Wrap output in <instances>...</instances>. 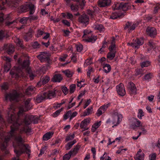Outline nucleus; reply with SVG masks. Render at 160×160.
I'll return each mask as SVG.
<instances>
[{"instance_id": "nucleus-1", "label": "nucleus", "mask_w": 160, "mask_h": 160, "mask_svg": "<svg viewBox=\"0 0 160 160\" xmlns=\"http://www.w3.org/2000/svg\"><path fill=\"white\" fill-rule=\"evenodd\" d=\"M38 120L37 117L32 115H27L22 121L19 118V121L17 122H16V120L11 122L12 124L11 126L9 132L1 134L0 140L1 142H0V148L2 150H6L8 143L10 139L14 140L13 142L14 152L18 157L13 158L12 160H19L18 157L22 153L26 152L29 155L30 152V147L28 145L23 143L21 136L20 135H17V131L21 128L20 130L21 133L29 132L31 129L28 126L32 122L34 124L37 123Z\"/></svg>"}, {"instance_id": "nucleus-2", "label": "nucleus", "mask_w": 160, "mask_h": 160, "mask_svg": "<svg viewBox=\"0 0 160 160\" xmlns=\"http://www.w3.org/2000/svg\"><path fill=\"white\" fill-rule=\"evenodd\" d=\"M31 99L28 98L24 101V105H22L19 107V111L17 114V116L16 117L15 113L14 112L15 111L14 107L13 105H10L8 108V115H10V118L8 120L9 123L12 122L16 120V122L19 121L20 117L23 115L24 112H27L30 110L32 107V105L31 103Z\"/></svg>"}, {"instance_id": "nucleus-3", "label": "nucleus", "mask_w": 160, "mask_h": 160, "mask_svg": "<svg viewBox=\"0 0 160 160\" xmlns=\"http://www.w3.org/2000/svg\"><path fill=\"white\" fill-rule=\"evenodd\" d=\"M36 88L33 86L29 87L26 90L25 93H24V89L20 87L17 91H13L12 93L7 94L5 95L6 100H9L10 101H19L21 98L24 96V94L30 95L33 93L35 90Z\"/></svg>"}, {"instance_id": "nucleus-4", "label": "nucleus", "mask_w": 160, "mask_h": 160, "mask_svg": "<svg viewBox=\"0 0 160 160\" xmlns=\"http://www.w3.org/2000/svg\"><path fill=\"white\" fill-rule=\"evenodd\" d=\"M18 62L19 65L18 67H14L15 72H13L12 70L10 72V74L12 77L17 78L20 77H24L22 72V69L28 68L29 65V59L26 56H22L18 59Z\"/></svg>"}, {"instance_id": "nucleus-5", "label": "nucleus", "mask_w": 160, "mask_h": 160, "mask_svg": "<svg viewBox=\"0 0 160 160\" xmlns=\"http://www.w3.org/2000/svg\"><path fill=\"white\" fill-rule=\"evenodd\" d=\"M60 92V90H58V88H56L53 90H49L47 92H43L39 95L36 99V101L37 102L40 103L44 99H51Z\"/></svg>"}, {"instance_id": "nucleus-6", "label": "nucleus", "mask_w": 160, "mask_h": 160, "mask_svg": "<svg viewBox=\"0 0 160 160\" xmlns=\"http://www.w3.org/2000/svg\"><path fill=\"white\" fill-rule=\"evenodd\" d=\"M21 11L22 12H26L29 10L30 14H33L35 12L36 8L34 5L30 2H27L26 4L20 7Z\"/></svg>"}, {"instance_id": "nucleus-7", "label": "nucleus", "mask_w": 160, "mask_h": 160, "mask_svg": "<svg viewBox=\"0 0 160 160\" xmlns=\"http://www.w3.org/2000/svg\"><path fill=\"white\" fill-rule=\"evenodd\" d=\"M113 114L118 117V120L116 121L115 119H114L112 122V124L114 125L112 126L113 128L115 126H116L119 124L122 121L123 118L122 115L120 113L118 112L117 110H114L113 112Z\"/></svg>"}, {"instance_id": "nucleus-8", "label": "nucleus", "mask_w": 160, "mask_h": 160, "mask_svg": "<svg viewBox=\"0 0 160 160\" xmlns=\"http://www.w3.org/2000/svg\"><path fill=\"white\" fill-rule=\"evenodd\" d=\"M144 43L143 39L142 38H137L133 40V42L128 43V45L131 46L135 48H138L140 46L142 45Z\"/></svg>"}, {"instance_id": "nucleus-9", "label": "nucleus", "mask_w": 160, "mask_h": 160, "mask_svg": "<svg viewBox=\"0 0 160 160\" xmlns=\"http://www.w3.org/2000/svg\"><path fill=\"white\" fill-rule=\"evenodd\" d=\"M91 119L90 118H88L84 119L81 122L80 128L83 129V131L87 130L89 128L88 126L90 123Z\"/></svg>"}, {"instance_id": "nucleus-10", "label": "nucleus", "mask_w": 160, "mask_h": 160, "mask_svg": "<svg viewBox=\"0 0 160 160\" xmlns=\"http://www.w3.org/2000/svg\"><path fill=\"white\" fill-rule=\"evenodd\" d=\"M117 92L118 94L121 96H123L126 94V91L123 84L120 83L116 87Z\"/></svg>"}, {"instance_id": "nucleus-11", "label": "nucleus", "mask_w": 160, "mask_h": 160, "mask_svg": "<svg viewBox=\"0 0 160 160\" xmlns=\"http://www.w3.org/2000/svg\"><path fill=\"white\" fill-rule=\"evenodd\" d=\"M110 103H108L106 104H104L101 106L97 110L96 115L98 116H99L103 113L105 112L107 108L109 107Z\"/></svg>"}, {"instance_id": "nucleus-12", "label": "nucleus", "mask_w": 160, "mask_h": 160, "mask_svg": "<svg viewBox=\"0 0 160 160\" xmlns=\"http://www.w3.org/2000/svg\"><path fill=\"white\" fill-rule=\"evenodd\" d=\"M6 4H7L9 7H16L14 1H11V0H0V7H2Z\"/></svg>"}, {"instance_id": "nucleus-13", "label": "nucleus", "mask_w": 160, "mask_h": 160, "mask_svg": "<svg viewBox=\"0 0 160 160\" xmlns=\"http://www.w3.org/2000/svg\"><path fill=\"white\" fill-rule=\"evenodd\" d=\"M3 59L6 61V64L4 66V70L5 72H8L11 68L10 62L11 58L6 56L2 57Z\"/></svg>"}, {"instance_id": "nucleus-14", "label": "nucleus", "mask_w": 160, "mask_h": 160, "mask_svg": "<svg viewBox=\"0 0 160 160\" xmlns=\"http://www.w3.org/2000/svg\"><path fill=\"white\" fill-rule=\"evenodd\" d=\"M138 25V23L137 22L132 23L128 22L126 23L124 28L126 30L131 31L133 30Z\"/></svg>"}, {"instance_id": "nucleus-15", "label": "nucleus", "mask_w": 160, "mask_h": 160, "mask_svg": "<svg viewBox=\"0 0 160 160\" xmlns=\"http://www.w3.org/2000/svg\"><path fill=\"white\" fill-rule=\"evenodd\" d=\"M78 21L83 24H88L89 22V17L85 14H82L78 19Z\"/></svg>"}, {"instance_id": "nucleus-16", "label": "nucleus", "mask_w": 160, "mask_h": 160, "mask_svg": "<svg viewBox=\"0 0 160 160\" xmlns=\"http://www.w3.org/2000/svg\"><path fill=\"white\" fill-rule=\"evenodd\" d=\"M129 92L131 95L135 94L137 93V88L136 87L134 83L132 82H130L129 83Z\"/></svg>"}, {"instance_id": "nucleus-17", "label": "nucleus", "mask_w": 160, "mask_h": 160, "mask_svg": "<svg viewBox=\"0 0 160 160\" xmlns=\"http://www.w3.org/2000/svg\"><path fill=\"white\" fill-rule=\"evenodd\" d=\"M50 80V78L48 76H46L43 77L42 79L38 82L37 86L38 87H40L42 84H45L48 82Z\"/></svg>"}, {"instance_id": "nucleus-18", "label": "nucleus", "mask_w": 160, "mask_h": 160, "mask_svg": "<svg viewBox=\"0 0 160 160\" xmlns=\"http://www.w3.org/2000/svg\"><path fill=\"white\" fill-rule=\"evenodd\" d=\"M147 34L151 37H153L157 34L156 29L153 27H148L146 30Z\"/></svg>"}, {"instance_id": "nucleus-19", "label": "nucleus", "mask_w": 160, "mask_h": 160, "mask_svg": "<svg viewBox=\"0 0 160 160\" xmlns=\"http://www.w3.org/2000/svg\"><path fill=\"white\" fill-rule=\"evenodd\" d=\"M4 49L9 54L12 53L14 51V46L12 44H8L4 46Z\"/></svg>"}, {"instance_id": "nucleus-20", "label": "nucleus", "mask_w": 160, "mask_h": 160, "mask_svg": "<svg viewBox=\"0 0 160 160\" xmlns=\"http://www.w3.org/2000/svg\"><path fill=\"white\" fill-rule=\"evenodd\" d=\"M111 2V0H99L98 6L100 7H105L109 5Z\"/></svg>"}, {"instance_id": "nucleus-21", "label": "nucleus", "mask_w": 160, "mask_h": 160, "mask_svg": "<svg viewBox=\"0 0 160 160\" xmlns=\"http://www.w3.org/2000/svg\"><path fill=\"white\" fill-rule=\"evenodd\" d=\"M141 126L142 124L140 121L137 119H134L132 121L131 127L132 128L135 129L137 128L140 127Z\"/></svg>"}, {"instance_id": "nucleus-22", "label": "nucleus", "mask_w": 160, "mask_h": 160, "mask_svg": "<svg viewBox=\"0 0 160 160\" xmlns=\"http://www.w3.org/2000/svg\"><path fill=\"white\" fill-rule=\"evenodd\" d=\"M144 154L142 150L140 149L137 152L135 157L136 160H143Z\"/></svg>"}, {"instance_id": "nucleus-23", "label": "nucleus", "mask_w": 160, "mask_h": 160, "mask_svg": "<svg viewBox=\"0 0 160 160\" xmlns=\"http://www.w3.org/2000/svg\"><path fill=\"white\" fill-rule=\"evenodd\" d=\"M38 58L40 60L41 62H43L48 59V56L47 53L42 52L38 56Z\"/></svg>"}, {"instance_id": "nucleus-24", "label": "nucleus", "mask_w": 160, "mask_h": 160, "mask_svg": "<svg viewBox=\"0 0 160 160\" xmlns=\"http://www.w3.org/2000/svg\"><path fill=\"white\" fill-rule=\"evenodd\" d=\"M93 28L95 30H98L100 32H103L105 30L104 26L100 24H95L93 25Z\"/></svg>"}, {"instance_id": "nucleus-25", "label": "nucleus", "mask_w": 160, "mask_h": 160, "mask_svg": "<svg viewBox=\"0 0 160 160\" xmlns=\"http://www.w3.org/2000/svg\"><path fill=\"white\" fill-rule=\"evenodd\" d=\"M93 111V108L92 106H90L88 108L86 109L82 115H81L82 116L85 117L88 116L91 114L92 113Z\"/></svg>"}, {"instance_id": "nucleus-26", "label": "nucleus", "mask_w": 160, "mask_h": 160, "mask_svg": "<svg viewBox=\"0 0 160 160\" xmlns=\"http://www.w3.org/2000/svg\"><path fill=\"white\" fill-rule=\"evenodd\" d=\"M80 147V146L79 145H77L75 146L69 152L72 156H75L78 153Z\"/></svg>"}, {"instance_id": "nucleus-27", "label": "nucleus", "mask_w": 160, "mask_h": 160, "mask_svg": "<svg viewBox=\"0 0 160 160\" xmlns=\"http://www.w3.org/2000/svg\"><path fill=\"white\" fill-rule=\"evenodd\" d=\"M101 121H98L92 125L91 128V131L92 132H95L97 129L101 125Z\"/></svg>"}, {"instance_id": "nucleus-28", "label": "nucleus", "mask_w": 160, "mask_h": 160, "mask_svg": "<svg viewBox=\"0 0 160 160\" xmlns=\"http://www.w3.org/2000/svg\"><path fill=\"white\" fill-rule=\"evenodd\" d=\"M54 133L53 132H49L45 134L43 136V140L47 141L52 136Z\"/></svg>"}, {"instance_id": "nucleus-29", "label": "nucleus", "mask_w": 160, "mask_h": 160, "mask_svg": "<svg viewBox=\"0 0 160 160\" xmlns=\"http://www.w3.org/2000/svg\"><path fill=\"white\" fill-rule=\"evenodd\" d=\"M62 72L68 78L71 77L74 73V72L73 71L70 70L69 69L63 71H62Z\"/></svg>"}, {"instance_id": "nucleus-30", "label": "nucleus", "mask_w": 160, "mask_h": 160, "mask_svg": "<svg viewBox=\"0 0 160 160\" xmlns=\"http://www.w3.org/2000/svg\"><path fill=\"white\" fill-rule=\"evenodd\" d=\"M96 36H91L88 37L87 38L85 39H83V40L87 42H94L97 39Z\"/></svg>"}, {"instance_id": "nucleus-31", "label": "nucleus", "mask_w": 160, "mask_h": 160, "mask_svg": "<svg viewBox=\"0 0 160 160\" xmlns=\"http://www.w3.org/2000/svg\"><path fill=\"white\" fill-rule=\"evenodd\" d=\"M115 48L116 47L115 39L114 37H113L112 38L111 45L109 48V51H116Z\"/></svg>"}, {"instance_id": "nucleus-32", "label": "nucleus", "mask_w": 160, "mask_h": 160, "mask_svg": "<svg viewBox=\"0 0 160 160\" xmlns=\"http://www.w3.org/2000/svg\"><path fill=\"white\" fill-rule=\"evenodd\" d=\"M62 79V78L60 74H55L52 78V81L54 82H60Z\"/></svg>"}, {"instance_id": "nucleus-33", "label": "nucleus", "mask_w": 160, "mask_h": 160, "mask_svg": "<svg viewBox=\"0 0 160 160\" xmlns=\"http://www.w3.org/2000/svg\"><path fill=\"white\" fill-rule=\"evenodd\" d=\"M153 75L152 73H149L145 75L143 78V80L145 81H149L153 78Z\"/></svg>"}, {"instance_id": "nucleus-34", "label": "nucleus", "mask_w": 160, "mask_h": 160, "mask_svg": "<svg viewBox=\"0 0 160 160\" xmlns=\"http://www.w3.org/2000/svg\"><path fill=\"white\" fill-rule=\"evenodd\" d=\"M76 142V140H74L72 141L68 142L65 146L66 149V150H69Z\"/></svg>"}, {"instance_id": "nucleus-35", "label": "nucleus", "mask_w": 160, "mask_h": 160, "mask_svg": "<svg viewBox=\"0 0 160 160\" xmlns=\"http://www.w3.org/2000/svg\"><path fill=\"white\" fill-rule=\"evenodd\" d=\"M4 18L7 20L11 19V17L9 15H8L7 17H5L2 13H0V25L3 22Z\"/></svg>"}, {"instance_id": "nucleus-36", "label": "nucleus", "mask_w": 160, "mask_h": 160, "mask_svg": "<svg viewBox=\"0 0 160 160\" xmlns=\"http://www.w3.org/2000/svg\"><path fill=\"white\" fill-rule=\"evenodd\" d=\"M116 51H109L107 54V58L109 60H112L115 57Z\"/></svg>"}, {"instance_id": "nucleus-37", "label": "nucleus", "mask_w": 160, "mask_h": 160, "mask_svg": "<svg viewBox=\"0 0 160 160\" xmlns=\"http://www.w3.org/2000/svg\"><path fill=\"white\" fill-rule=\"evenodd\" d=\"M103 69L104 72L106 73H108L110 71L111 68L109 64H106L104 65Z\"/></svg>"}, {"instance_id": "nucleus-38", "label": "nucleus", "mask_w": 160, "mask_h": 160, "mask_svg": "<svg viewBox=\"0 0 160 160\" xmlns=\"http://www.w3.org/2000/svg\"><path fill=\"white\" fill-rule=\"evenodd\" d=\"M122 3L115 2L112 6V8L114 10L121 9Z\"/></svg>"}, {"instance_id": "nucleus-39", "label": "nucleus", "mask_w": 160, "mask_h": 160, "mask_svg": "<svg viewBox=\"0 0 160 160\" xmlns=\"http://www.w3.org/2000/svg\"><path fill=\"white\" fill-rule=\"evenodd\" d=\"M122 6L121 9L124 11H126L131 8V7L127 3H122Z\"/></svg>"}, {"instance_id": "nucleus-40", "label": "nucleus", "mask_w": 160, "mask_h": 160, "mask_svg": "<svg viewBox=\"0 0 160 160\" xmlns=\"http://www.w3.org/2000/svg\"><path fill=\"white\" fill-rule=\"evenodd\" d=\"M91 32V31L89 30L86 29L84 30V34L82 36L83 39H85L86 38H87L88 37V35L90 34Z\"/></svg>"}, {"instance_id": "nucleus-41", "label": "nucleus", "mask_w": 160, "mask_h": 160, "mask_svg": "<svg viewBox=\"0 0 160 160\" xmlns=\"http://www.w3.org/2000/svg\"><path fill=\"white\" fill-rule=\"evenodd\" d=\"M120 16V14L118 12H114L112 13V15L111 16L110 18L114 19H116L118 17H119Z\"/></svg>"}, {"instance_id": "nucleus-42", "label": "nucleus", "mask_w": 160, "mask_h": 160, "mask_svg": "<svg viewBox=\"0 0 160 160\" xmlns=\"http://www.w3.org/2000/svg\"><path fill=\"white\" fill-rule=\"evenodd\" d=\"M71 110H69L64 115L63 117L64 120H67L69 118V119L70 118V117H71Z\"/></svg>"}, {"instance_id": "nucleus-43", "label": "nucleus", "mask_w": 160, "mask_h": 160, "mask_svg": "<svg viewBox=\"0 0 160 160\" xmlns=\"http://www.w3.org/2000/svg\"><path fill=\"white\" fill-rule=\"evenodd\" d=\"M74 137L75 135L73 134H72L69 135L66 137L65 141L66 142H67L68 141L71 140L74 138Z\"/></svg>"}, {"instance_id": "nucleus-44", "label": "nucleus", "mask_w": 160, "mask_h": 160, "mask_svg": "<svg viewBox=\"0 0 160 160\" xmlns=\"http://www.w3.org/2000/svg\"><path fill=\"white\" fill-rule=\"evenodd\" d=\"M92 62L91 59H87L86 60L84 64V67L85 68L87 67L88 65L91 64Z\"/></svg>"}, {"instance_id": "nucleus-45", "label": "nucleus", "mask_w": 160, "mask_h": 160, "mask_svg": "<svg viewBox=\"0 0 160 160\" xmlns=\"http://www.w3.org/2000/svg\"><path fill=\"white\" fill-rule=\"evenodd\" d=\"M83 101H84V103L83 108L85 109L90 104L91 102V100L89 99L87 100H84Z\"/></svg>"}, {"instance_id": "nucleus-46", "label": "nucleus", "mask_w": 160, "mask_h": 160, "mask_svg": "<svg viewBox=\"0 0 160 160\" xmlns=\"http://www.w3.org/2000/svg\"><path fill=\"white\" fill-rule=\"evenodd\" d=\"M150 64V62L148 61H146L141 63V65L142 68L147 67Z\"/></svg>"}, {"instance_id": "nucleus-47", "label": "nucleus", "mask_w": 160, "mask_h": 160, "mask_svg": "<svg viewBox=\"0 0 160 160\" xmlns=\"http://www.w3.org/2000/svg\"><path fill=\"white\" fill-rule=\"evenodd\" d=\"M32 33L28 32L26 34L24 38L26 41H27L32 38Z\"/></svg>"}, {"instance_id": "nucleus-48", "label": "nucleus", "mask_w": 160, "mask_h": 160, "mask_svg": "<svg viewBox=\"0 0 160 160\" xmlns=\"http://www.w3.org/2000/svg\"><path fill=\"white\" fill-rule=\"evenodd\" d=\"M96 11L95 10L93 11L90 10H88L87 11L88 14L92 17H93L96 14Z\"/></svg>"}, {"instance_id": "nucleus-49", "label": "nucleus", "mask_w": 160, "mask_h": 160, "mask_svg": "<svg viewBox=\"0 0 160 160\" xmlns=\"http://www.w3.org/2000/svg\"><path fill=\"white\" fill-rule=\"evenodd\" d=\"M76 88V85L75 84H72L70 86L69 92L71 93L74 92Z\"/></svg>"}, {"instance_id": "nucleus-50", "label": "nucleus", "mask_w": 160, "mask_h": 160, "mask_svg": "<svg viewBox=\"0 0 160 160\" xmlns=\"http://www.w3.org/2000/svg\"><path fill=\"white\" fill-rule=\"evenodd\" d=\"M144 115V113L142 110L141 109L138 110V117L140 119L142 118V117Z\"/></svg>"}, {"instance_id": "nucleus-51", "label": "nucleus", "mask_w": 160, "mask_h": 160, "mask_svg": "<svg viewBox=\"0 0 160 160\" xmlns=\"http://www.w3.org/2000/svg\"><path fill=\"white\" fill-rule=\"evenodd\" d=\"M93 72L94 70L93 68L90 66L88 67L87 72V76L90 77L91 73Z\"/></svg>"}, {"instance_id": "nucleus-52", "label": "nucleus", "mask_w": 160, "mask_h": 160, "mask_svg": "<svg viewBox=\"0 0 160 160\" xmlns=\"http://www.w3.org/2000/svg\"><path fill=\"white\" fill-rule=\"evenodd\" d=\"M156 153H152L149 156V159L150 160H156Z\"/></svg>"}, {"instance_id": "nucleus-53", "label": "nucleus", "mask_w": 160, "mask_h": 160, "mask_svg": "<svg viewBox=\"0 0 160 160\" xmlns=\"http://www.w3.org/2000/svg\"><path fill=\"white\" fill-rule=\"evenodd\" d=\"M71 154L69 152L68 153L65 154L63 157V160H69L71 156Z\"/></svg>"}, {"instance_id": "nucleus-54", "label": "nucleus", "mask_w": 160, "mask_h": 160, "mask_svg": "<svg viewBox=\"0 0 160 160\" xmlns=\"http://www.w3.org/2000/svg\"><path fill=\"white\" fill-rule=\"evenodd\" d=\"M77 51L81 52L83 49V46L80 44H77L76 45Z\"/></svg>"}, {"instance_id": "nucleus-55", "label": "nucleus", "mask_w": 160, "mask_h": 160, "mask_svg": "<svg viewBox=\"0 0 160 160\" xmlns=\"http://www.w3.org/2000/svg\"><path fill=\"white\" fill-rule=\"evenodd\" d=\"M7 35V32L5 31H0V40L2 39Z\"/></svg>"}, {"instance_id": "nucleus-56", "label": "nucleus", "mask_w": 160, "mask_h": 160, "mask_svg": "<svg viewBox=\"0 0 160 160\" xmlns=\"http://www.w3.org/2000/svg\"><path fill=\"white\" fill-rule=\"evenodd\" d=\"M1 87L2 90H6L8 88V84L7 83H4Z\"/></svg>"}, {"instance_id": "nucleus-57", "label": "nucleus", "mask_w": 160, "mask_h": 160, "mask_svg": "<svg viewBox=\"0 0 160 160\" xmlns=\"http://www.w3.org/2000/svg\"><path fill=\"white\" fill-rule=\"evenodd\" d=\"M32 47L34 48H39L40 45L37 42H34L32 44Z\"/></svg>"}, {"instance_id": "nucleus-58", "label": "nucleus", "mask_w": 160, "mask_h": 160, "mask_svg": "<svg viewBox=\"0 0 160 160\" xmlns=\"http://www.w3.org/2000/svg\"><path fill=\"white\" fill-rule=\"evenodd\" d=\"M61 112V110H58L56 111L55 112L53 113L52 116L54 118L57 117L58 115H59L60 113Z\"/></svg>"}, {"instance_id": "nucleus-59", "label": "nucleus", "mask_w": 160, "mask_h": 160, "mask_svg": "<svg viewBox=\"0 0 160 160\" xmlns=\"http://www.w3.org/2000/svg\"><path fill=\"white\" fill-rule=\"evenodd\" d=\"M28 18L23 17L20 20L19 22L23 24L26 23Z\"/></svg>"}, {"instance_id": "nucleus-60", "label": "nucleus", "mask_w": 160, "mask_h": 160, "mask_svg": "<svg viewBox=\"0 0 160 160\" xmlns=\"http://www.w3.org/2000/svg\"><path fill=\"white\" fill-rule=\"evenodd\" d=\"M67 57V55L64 54L59 58V59L61 61H64Z\"/></svg>"}, {"instance_id": "nucleus-61", "label": "nucleus", "mask_w": 160, "mask_h": 160, "mask_svg": "<svg viewBox=\"0 0 160 160\" xmlns=\"http://www.w3.org/2000/svg\"><path fill=\"white\" fill-rule=\"evenodd\" d=\"M78 112L76 111H75L72 113L71 111V117H70V120H71L73 118L75 117L77 115Z\"/></svg>"}, {"instance_id": "nucleus-62", "label": "nucleus", "mask_w": 160, "mask_h": 160, "mask_svg": "<svg viewBox=\"0 0 160 160\" xmlns=\"http://www.w3.org/2000/svg\"><path fill=\"white\" fill-rule=\"evenodd\" d=\"M44 32H43L41 30H39L38 32L37 33L36 35V37L37 38H39L41 37V36L42 35V34H43Z\"/></svg>"}, {"instance_id": "nucleus-63", "label": "nucleus", "mask_w": 160, "mask_h": 160, "mask_svg": "<svg viewBox=\"0 0 160 160\" xmlns=\"http://www.w3.org/2000/svg\"><path fill=\"white\" fill-rule=\"evenodd\" d=\"M62 90L65 95H66L68 92V90L66 87H62Z\"/></svg>"}, {"instance_id": "nucleus-64", "label": "nucleus", "mask_w": 160, "mask_h": 160, "mask_svg": "<svg viewBox=\"0 0 160 160\" xmlns=\"http://www.w3.org/2000/svg\"><path fill=\"white\" fill-rule=\"evenodd\" d=\"M71 10L73 12H75L78 10V8L77 5H72L71 7Z\"/></svg>"}]
</instances>
